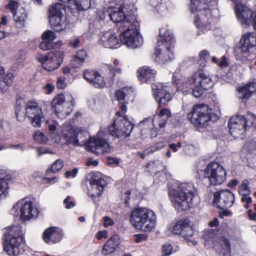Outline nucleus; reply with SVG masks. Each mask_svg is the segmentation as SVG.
<instances>
[{
    "instance_id": "nucleus-1",
    "label": "nucleus",
    "mask_w": 256,
    "mask_h": 256,
    "mask_svg": "<svg viewBox=\"0 0 256 256\" xmlns=\"http://www.w3.org/2000/svg\"><path fill=\"white\" fill-rule=\"evenodd\" d=\"M193 189L192 184L185 182L178 184L170 190V200L176 210H186L197 204L198 198Z\"/></svg>"
},
{
    "instance_id": "nucleus-2",
    "label": "nucleus",
    "mask_w": 256,
    "mask_h": 256,
    "mask_svg": "<svg viewBox=\"0 0 256 256\" xmlns=\"http://www.w3.org/2000/svg\"><path fill=\"white\" fill-rule=\"evenodd\" d=\"M113 64L114 66H106L103 69L102 74L94 70H86L83 72V78L94 87L103 88L107 85L111 84L117 74H122V69L117 66L119 64V61L115 59Z\"/></svg>"
},
{
    "instance_id": "nucleus-3",
    "label": "nucleus",
    "mask_w": 256,
    "mask_h": 256,
    "mask_svg": "<svg viewBox=\"0 0 256 256\" xmlns=\"http://www.w3.org/2000/svg\"><path fill=\"white\" fill-rule=\"evenodd\" d=\"M172 116L170 110L166 108L161 109L153 118H148L139 124L142 139L154 138L160 134L165 127L167 120Z\"/></svg>"
},
{
    "instance_id": "nucleus-4",
    "label": "nucleus",
    "mask_w": 256,
    "mask_h": 256,
    "mask_svg": "<svg viewBox=\"0 0 256 256\" xmlns=\"http://www.w3.org/2000/svg\"><path fill=\"white\" fill-rule=\"evenodd\" d=\"M212 84L211 77L203 69H200L190 78L182 82L180 86H178L176 90L186 92L191 90L192 95L196 98H199Z\"/></svg>"
},
{
    "instance_id": "nucleus-5",
    "label": "nucleus",
    "mask_w": 256,
    "mask_h": 256,
    "mask_svg": "<svg viewBox=\"0 0 256 256\" xmlns=\"http://www.w3.org/2000/svg\"><path fill=\"white\" fill-rule=\"evenodd\" d=\"M174 43L172 32L166 27L161 28L155 52L156 60L158 62L165 64L174 58Z\"/></svg>"
},
{
    "instance_id": "nucleus-6",
    "label": "nucleus",
    "mask_w": 256,
    "mask_h": 256,
    "mask_svg": "<svg viewBox=\"0 0 256 256\" xmlns=\"http://www.w3.org/2000/svg\"><path fill=\"white\" fill-rule=\"evenodd\" d=\"M130 222L136 230L150 232L156 225V217L152 210L146 208H138L132 211Z\"/></svg>"
},
{
    "instance_id": "nucleus-7",
    "label": "nucleus",
    "mask_w": 256,
    "mask_h": 256,
    "mask_svg": "<svg viewBox=\"0 0 256 256\" xmlns=\"http://www.w3.org/2000/svg\"><path fill=\"white\" fill-rule=\"evenodd\" d=\"M190 8L192 13H196L194 19L196 26L198 30L197 35L205 34L210 28L212 20L210 10L207 5L200 0H190Z\"/></svg>"
},
{
    "instance_id": "nucleus-8",
    "label": "nucleus",
    "mask_w": 256,
    "mask_h": 256,
    "mask_svg": "<svg viewBox=\"0 0 256 256\" xmlns=\"http://www.w3.org/2000/svg\"><path fill=\"white\" fill-rule=\"evenodd\" d=\"M4 250L10 256L20 254L22 251V247L24 240V233L20 226H12L6 228L4 233Z\"/></svg>"
},
{
    "instance_id": "nucleus-9",
    "label": "nucleus",
    "mask_w": 256,
    "mask_h": 256,
    "mask_svg": "<svg viewBox=\"0 0 256 256\" xmlns=\"http://www.w3.org/2000/svg\"><path fill=\"white\" fill-rule=\"evenodd\" d=\"M132 22H126V26L120 28L123 31L120 34V44L127 47L136 48L143 44V38L139 32V22L136 16H132Z\"/></svg>"
},
{
    "instance_id": "nucleus-10",
    "label": "nucleus",
    "mask_w": 256,
    "mask_h": 256,
    "mask_svg": "<svg viewBox=\"0 0 256 256\" xmlns=\"http://www.w3.org/2000/svg\"><path fill=\"white\" fill-rule=\"evenodd\" d=\"M11 214L22 222L36 219L39 214L37 204L29 198H23L16 202L11 209Z\"/></svg>"
},
{
    "instance_id": "nucleus-11",
    "label": "nucleus",
    "mask_w": 256,
    "mask_h": 256,
    "mask_svg": "<svg viewBox=\"0 0 256 256\" xmlns=\"http://www.w3.org/2000/svg\"><path fill=\"white\" fill-rule=\"evenodd\" d=\"M50 104L54 114L58 117L63 118L72 111L75 102L72 94H60L54 97Z\"/></svg>"
},
{
    "instance_id": "nucleus-12",
    "label": "nucleus",
    "mask_w": 256,
    "mask_h": 256,
    "mask_svg": "<svg viewBox=\"0 0 256 256\" xmlns=\"http://www.w3.org/2000/svg\"><path fill=\"white\" fill-rule=\"evenodd\" d=\"M107 135L106 128H100L96 136L90 138L86 146V150L96 155L110 152L112 146L106 138Z\"/></svg>"
},
{
    "instance_id": "nucleus-13",
    "label": "nucleus",
    "mask_w": 256,
    "mask_h": 256,
    "mask_svg": "<svg viewBox=\"0 0 256 256\" xmlns=\"http://www.w3.org/2000/svg\"><path fill=\"white\" fill-rule=\"evenodd\" d=\"M134 126L121 112H116V118L108 128L110 134L116 138H125L128 136L133 129Z\"/></svg>"
},
{
    "instance_id": "nucleus-14",
    "label": "nucleus",
    "mask_w": 256,
    "mask_h": 256,
    "mask_svg": "<svg viewBox=\"0 0 256 256\" xmlns=\"http://www.w3.org/2000/svg\"><path fill=\"white\" fill-rule=\"evenodd\" d=\"M211 110L204 104L195 105L190 112L188 114V118L196 126L204 124L209 120H217L216 115L211 114Z\"/></svg>"
},
{
    "instance_id": "nucleus-15",
    "label": "nucleus",
    "mask_w": 256,
    "mask_h": 256,
    "mask_svg": "<svg viewBox=\"0 0 256 256\" xmlns=\"http://www.w3.org/2000/svg\"><path fill=\"white\" fill-rule=\"evenodd\" d=\"M65 11L64 6L60 3L52 4L49 8V22L51 27L56 32H60L66 28Z\"/></svg>"
},
{
    "instance_id": "nucleus-16",
    "label": "nucleus",
    "mask_w": 256,
    "mask_h": 256,
    "mask_svg": "<svg viewBox=\"0 0 256 256\" xmlns=\"http://www.w3.org/2000/svg\"><path fill=\"white\" fill-rule=\"evenodd\" d=\"M204 178H207L211 185H220L226 180V172L217 162H210L204 170Z\"/></svg>"
},
{
    "instance_id": "nucleus-17",
    "label": "nucleus",
    "mask_w": 256,
    "mask_h": 256,
    "mask_svg": "<svg viewBox=\"0 0 256 256\" xmlns=\"http://www.w3.org/2000/svg\"><path fill=\"white\" fill-rule=\"evenodd\" d=\"M240 49L242 60H251L256 56V34H244L240 40Z\"/></svg>"
},
{
    "instance_id": "nucleus-18",
    "label": "nucleus",
    "mask_w": 256,
    "mask_h": 256,
    "mask_svg": "<svg viewBox=\"0 0 256 256\" xmlns=\"http://www.w3.org/2000/svg\"><path fill=\"white\" fill-rule=\"evenodd\" d=\"M62 136L56 132L51 134L50 138L54 143H62L66 145L72 144L74 146L80 145L75 128L70 126L64 124L62 128Z\"/></svg>"
},
{
    "instance_id": "nucleus-19",
    "label": "nucleus",
    "mask_w": 256,
    "mask_h": 256,
    "mask_svg": "<svg viewBox=\"0 0 256 256\" xmlns=\"http://www.w3.org/2000/svg\"><path fill=\"white\" fill-rule=\"evenodd\" d=\"M87 178L89 184L87 193L95 202L96 198L102 195L106 185V182L102 178L100 174L98 172L89 174Z\"/></svg>"
},
{
    "instance_id": "nucleus-20",
    "label": "nucleus",
    "mask_w": 256,
    "mask_h": 256,
    "mask_svg": "<svg viewBox=\"0 0 256 256\" xmlns=\"http://www.w3.org/2000/svg\"><path fill=\"white\" fill-rule=\"evenodd\" d=\"M42 66L46 70H54L60 66L63 62L64 53L60 51L50 52L46 55H40L37 58Z\"/></svg>"
},
{
    "instance_id": "nucleus-21",
    "label": "nucleus",
    "mask_w": 256,
    "mask_h": 256,
    "mask_svg": "<svg viewBox=\"0 0 256 256\" xmlns=\"http://www.w3.org/2000/svg\"><path fill=\"white\" fill-rule=\"evenodd\" d=\"M152 89L154 98L159 106L166 105L172 99L174 90L168 84H152Z\"/></svg>"
},
{
    "instance_id": "nucleus-22",
    "label": "nucleus",
    "mask_w": 256,
    "mask_h": 256,
    "mask_svg": "<svg viewBox=\"0 0 256 256\" xmlns=\"http://www.w3.org/2000/svg\"><path fill=\"white\" fill-rule=\"evenodd\" d=\"M235 4L234 9L238 20L244 26L250 25L252 18L256 16V12L242 4L241 0H230Z\"/></svg>"
},
{
    "instance_id": "nucleus-23",
    "label": "nucleus",
    "mask_w": 256,
    "mask_h": 256,
    "mask_svg": "<svg viewBox=\"0 0 256 256\" xmlns=\"http://www.w3.org/2000/svg\"><path fill=\"white\" fill-rule=\"evenodd\" d=\"M25 111L26 114L30 120L32 124L34 127H40L44 116L42 108L38 102L34 100L28 101L26 104Z\"/></svg>"
},
{
    "instance_id": "nucleus-24",
    "label": "nucleus",
    "mask_w": 256,
    "mask_h": 256,
    "mask_svg": "<svg viewBox=\"0 0 256 256\" xmlns=\"http://www.w3.org/2000/svg\"><path fill=\"white\" fill-rule=\"evenodd\" d=\"M126 10L127 8L123 6L120 8L109 7V12L108 13V15H109L110 19L114 22L118 23L120 29L126 26V22L131 23L132 16H136L134 14H126Z\"/></svg>"
},
{
    "instance_id": "nucleus-25",
    "label": "nucleus",
    "mask_w": 256,
    "mask_h": 256,
    "mask_svg": "<svg viewBox=\"0 0 256 256\" xmlns=\"http://www.w3.org/2000/svg\"><path fill=\"white\" fill-rule=\"evenodd\" d=\"M230 132L235 138L242 139L246 136V121L242 116H235L232 117L228 122Z\"/></svg>"
},
{
    "instance_id": "nucleus-26",
    "label": "nucleus",
    "mask_w": 256,
    "mask_h": 256,
    "mask_svg": "<svg viewBox=\"0 0 256 256\" xmlns=\"http://www.w3.org/2000/svg\"><path fill=\"white\" fill-rule=\"evenodd\" d=\"M234 196L233 193L228 190H222L214 193L213 204L221 209L231 207L234 202Z\"/></svg>"
},
{
    "instance_id": "nucleus-27",
    "label": "nucleus",
    "mask_w": 256,
    "mask_h": 256,
    "mask_svg": "<svg viewBox=\"0 0 256 256\" xmlns=\"http://www.w3.org/2000/svg\"><path fill=\"white\" fill-rule=\"evenodd\" d=\"M98 42L102 46L110 49H116L120 46V40L116 34L112 30L102 32Z\"/></svg>"
},
{
    "instance_id": "nucleus-28",
    "label": "nucleus",
    "mask_w": 256,
    "mask_h": 256,
    "mask_svg": "<svg viewBox=\"0 0 256 256\" xmlns=\"http://www.w3.org/2000/svg\"><path fill=\"white\" fill-rule=\"evenodd\" d=\"M115 96L116 100L122 103L120 106L121 113L125 114L126 111V106L124 104H127L129 101H132L134 98L132 90L130 88H123L116 92Z\"/></svg>"
},
{
    "instance_id": "nucleus-29",
    "label": "nucleus",
    "mask_w": 256,
    "mask_h": 256,
    "mask_svg": "<svg viewBox=\"0 0 256 256\" xmlns=\"http://www.w3.org/2000/svg\"><path fill=\"white\" fill-rule=\"evenodd\" d=\"M64 232L62 230L57 227H50L46 228L42 234L44 242L49 244L58 243L62 238Z\"/></svg>"
},
{
    "instance_id": "nucleus-30",
    "label": "nucleus",
    "mask_w": 256,
    "mask_h": 256,
    "mask_svg": "<svg viewBox=\"0 0 256 256\" xmlns=\"http://www.w3.org/2000/svg\"><path fill=\"white\" fill-rule=\"evenodd\" d=\"M156 74V70L148 66H142L137 70L138 78L142 82L154 80Z\"/></svg>"
},
{
    "instance_id": "nucleus-31",
    "label": "nucleus",
    "mask_w": 256,
    "mask_h": 256,
    "mask_svg": "<svg viewBox=\"0 0 256 256\" xmlns=\"http://www.w3.org/2000/svg\"><path fill=\"white\" fill-rule=\"evenodd\" d=\"M120 244L119 236L116 234L113 235L104 244L102 254L104 256L112 254L118 248Z\"/></svg>"
},
{
    "instance_id": "nucleus-32",
    "label": "nucleus",
    "mask_w": 256,
    "mask_h": 256,
    "mask_svg": "<svg viewBox=\"0 0 256 256\" xmlns=\"http://www.w3.org/2000/svg\"><path fill=\"white\" fill-rule=\"evenodd\" d=\"M182 228L180 235L190 246H195L198 242L196 240L191 239L194 234V231L192 227L190 226L189 222L186 220H184L182 224Z\"/></svg>"
},
{
    "instance_id": "nucleus-33",
    "label": "nucleus",
    "mask_w": 256,
    "mask_h": 256,
    "mask_svg": "<svg viewBox=\"0 0 256 256\" xmlns=\"http://www.w3.org/2000/svg\"><path fill=\"white\" fill-rule=\"evenodd\" d=\"M238 193L242 197L241 200L242 202L246 203L244 208H248V204L252 202V198L249 196L250 193V190L249 186V182L247 180H244L242 181V184L238 187Z\"/></svg>"
},
{
    "instance_id": "nucleus-34",
    "label": "nucleus",
    "mask_w": 256,
    "mask_h": 256,
    "mask_svg": "<svg viewBox=\"0 0 256 256\" xmlns=\"http://www.w3.org/2000/svg\"><path fill=\"white\" fill-rule=\"evenodd\" d=\"M238 97L243 101H246L252 94L256 92V82H250L238 89Z\"/></svg>"
},
{
    "instance_id": "nucleus-35",
    "label": "nucleus",
    "mask_w": 256,
    "mask_h": 256,
    "mask_svg": "<svg viewBox=\"0 0 256 256\" xmlns=\"http://www.w3.org/2000/svg\"><path fill=\"white\" fill-rule=\"evenodd\" d=\"M68 4L70 7H74L78 11H84L91 6V0H60Z\"/></svg>"
},
{
    "instance_id": "nucleus-36",
    "label": "nucleus",
    "mask_w": 256,
    "mask_h": 256,
    "mask_svg": "<svg viewBox=\"0 0 256 256\" xmlns=\"http://www.w3.org/2000/svg\"><path fill=\"white\" fill-rule=\"evenodd\" d=\"M10 176L4 170H0V197L6 198L8 195V180Z\"/></svg>"
},
{
    "instance_id": "nucleus-37",
    "label": "nucleus",
    "mask_w": 256,
    "mask_h": 256,
    "mask_svg": "<svg viewBox=\"0 0 256 256\" xmlns=\"http://www.w3.org/2000/svg\"><path fill=\"white\" fill-rule=\"evenodd\" d=\"M164 166L162 160H154L150 162L146 167V170L150 175H155L157 173L163 170Z\"/></svg>"
},
{
    "instance_id": "nucleus-38",
    "label": "nucleus",
    "mask_w": 256,
    "mask_h": 256,
    "mask_svg": "<svg viewBox=\"0 0 256 256\" xmlns=\"http://www.w3.org/2000/svg\"><path fill=\"white\" fill-rule=\"evenodd\" d=\"M87 54L85 50H78L76 54L74 56L70 62V65L73 68H79L84 63Z\"/></svg>"
},
{
    "instance_id": "nucleus-39",
    "label": "nucleus",
    "mask_w": 256,
    "mask_h": 256,
    "mask_svg": "<svg viewBox=\"0 0 256 256\" xmlns=\"http://www.w3.org/2000/svg\"><path fill=\"white\" fill-rule=\"evenodd\" d=\"M15 22V26L18 28H22L24 26L27 14L25 10L21 8L18 10V12L13 14Z\"/></svg>"
},
{
    "instance_id": "nucleus-40",
    "label": "nucleus",
    "mask_w": 256,
    "mask_h": 256,
    "mask_svg": "<svg viewBox=\"0 0 256 256\" xmlns=\"http://www.w3.org/2000/svg\"><path fill=\"white\" fill-rule=\"evenodd\" d=\"M64 166V162L60 159H58L52 164L50 168L46 172V176L50 175V172L56 173L59 172Z\"/></svg>"
},
{
    "instance_id": "nucleus-41",
    "label": "nucleus",
    "mask_w": 256,
    "mask_h": 256,
    "mask_svg": "<svg viewBox=\"0 0 256 256\" xmlns=\"http://www.w3.org/2000/svg\"><path fill=\"white\" fill-rule=\"evenodd\" d=\"M216 234V232L214 230L208 229L204 232L202 237L206 242L210 244L214 240Z\"/></svg>"
},
{
    "instance_id": "nucleus-42",
    "label": "nucleus",
    "mask_w": 256,
    "mask_h": 256,
    "mask_svg": "<svg viewBox=\"0 0 256 256\" xmlns=\"http://www.w3.org/2000/svg\"><path fill=\"white\" fill-rule=\"evenodd\" d=\"M183 222L184 220H181L174 224H171L168 227V230L174 234L180 235Z\"/></svg>"
},
{
    "instance_id": "nucleus-43",
    "label": "nucleus",
    "mask_w": 256,
    "mask_h": 256,
    "mask_svg": "<svg viewBox=\"0 0 256 256\" xmlns=\"http://www.w3.org/2000/svg\"><path fill=\"white\" fill-rule=\"evenodd\" d=\"M109 7L108 8H100L97 10L96 16V18L98 21L105 20L107 18H109Z\"/></svg>"
},
{
    "instance_id": "nucleus-44",
    "label": "nucleus",
    "mask_w": 256,
    "mask_h": 256,
    "mask_svg": "<svg viewBox=\"0 0 256 256\" xmlns=\"http://www.w3.org/2000/svg\"><path fill=\"white\" fill-rule=\"evenodd\" d=\"M34 140L39 144H45L48 140V138L44 133L40 130H36L33 136Z\"/></svg>"
},
{
    "instance_id": "nucleus-45",
    "label": "nucleus",
    "mask_w": 256,
    "mask_h": 256,
    "mask_svg": "<svg viewBox=\"0 0 256 256\" xmlns=\"http://www.w3.org/2000/svg\"><path fill=\"white\" fill-rule=\"evenodd\" d=\"M222 248L224 250V254L228 255L230 254L231 248L229 240L225 238H222L220 242Z\"/></svg>"
},
{
    "instance_id": "nucleus-46",
    "label": "nucleus",
    "mask_w": 256,
    "mask_h": 256,
    "mask_svg": "<svg viewBox=\"0 0 256 256\" xmlns=\"http://www.w3.org/2000/svg\"><path fill=\"white\" fill-rule=\"evenodd\" d=\"M246 121V127L248 128L250 126H256V116L251 113H248L244 118Z\"/></svg>"
},
{
    "instance_id": "nucleus-47",
    "label": "nucleus",
    "mask_w": 256,
    "mask_h": 256,
    "mask_svg": "<svg viewBox=\"0 0 256 256\" xmlns=\"http://www.w3.org/2000/svg\"><path fill=\"white\" fill-rule=\"evenodd\" d=\"M56 33L50 30L45 31L42 34V38L43 40L48 41L50 43L56 39Z\"/></svg>"
},
{
    "instance_id": "nucleus-48",
    "label": "nucleus",
    "mask_w": 256,
    "mask_h": 256,
    "mask_svg": "<svg viewBox=\"0 0 256 256\" xmlns=\"http://www.w3.org/2000/svg\"><path fill=\"white\" fill-rule=\"evenodd\" d=\"M18 2L14 0H10L8 3L6 4V8L7 10H9L12 13V15L18 12Z\"/></svg>"
},
{
    "instance_id": "nucleus-49",
    "label": "nucleus",
    "mask_w": 256,
    "mask_h": 256,
    "mask_svg": "<svg viewBox=\"0 0 256 256\" xmlns=\"http://www.w3.org/2000/svg\"><path fill=\"white\" fill-rule=\"evenodd\" d=\"M165 146V144L162 142L158 143L156 145L152 146L144 150V153L148 156L162 148Z\"/></svg>"
},
{
    "instance_id": "nucleus-50",
    "label": "nucleus",
    "mask_w": 256,
    "mask_h": 256,
    "mask_svg": "<svg viewBox=\"0 0 256 256\" xmlns=\"http://www.w3.org/2000/svg\"><path fill=\"white\" fill-rule=\"evenodd\" d=\"M176 251L173 250L172 246L168 243L163 245L162 248V256H169Z\"/></svg>"
},
{
    "instance_id": "nucleus-51",
    "label": "nucleus",
    "mask_w": 256,
    "mask_h": 256,
    "mask_svg": "<svg viewBox=\"0 0 256 256\" xmlns=\"http://www.w3.org/2000/svg\"><path fill=\"white\" fill-rule=\"evenodd\" d=\"M14 77V74L12 72H8L6 74H4L2 78L6 86H10L13 83Z\"/></svg>"
},
{
    "instance_id": "nucleus-52",
    "label": "nucleus",
    "mask_w": 256,
    "mask_h": 256,
    "mask_svg": "<svg viewBox=\"0 0 256 256\" xmlns=\"http://www.w3.org/2000/svg\"><path fill=\"white\" fill-rule=\"evenodd\" d=\"M26 106L24 100L22 98H18L16 102V117H18V112H20L24 106ZM18 119V118H17Z\"/></svg>"
},
{
    "instance_id": "nucleus-53",
    "label": "nucleus",
    "mask_w": 256,
    "mask_h": 256,
    "mask_svg": "<svg viewBox=\"0 0 256 256\" xmlns=\"http://www.w3.org/2000/svg\"><path fill=\"white\" fill-rule=\"evenodd\" d=\"M184 147V152L188 154H192L196 152L194 146L192 144H185Z\"/></svg>"
},
{
    "instance_id": "nucleus-54",
    "label": "nucleus",
    "mask_w": 256,
    "mask_h": 256,
    "mask_svg": "<svg viewBox=\"0 0 256 256\" xmlns=\"http://www.w3.org/2000/svg\"><path fill=\"white\" fill-rule=\"evenodd\" d=\"M64 203L65 204V208L67 209L72 208L75 205L74 202L71 200V197L69 196L64 200Z\"/></svg>"
},
{
    "instance_id": "nucleus-55",
    "label": "nucleus",
    "mask_w": 256,
    "mask_h": 256,
    "mask_svg": "<svg viewBox=\"0 0 256 256\" xmlns=\"http://www.w3.org/2000/svg\"><path fill=\"white\" fill-rule=\"evenodd\" d=\"M120 160L114 157H108L107 158L106 163L108 166H116L120 164Z\"/></svg>"
},
{
    "instance_id": "nucleus-56",
    "label": "nucleus",
    "mask_w": 256,
    "mask_h": 256,
    "mask_svg": "<svg viewBox=\"0 0 256 256\" xmlns=\"http://www.w3.org/2000/svg\"><path fill=\"white\" fill-rule=\"evenodd\" d=\"M78 170L77 168H74L72 170H68L66 172L64 176L68 178H74L78 174Z\"/></svg>"
},
{
    "instance_id": "nucleus-57",
    "label": "nucleus",
    "mask_w": 256,
    "mask_h": 256,
    "mask_svg": "<svg viewBox=\"0 0 256 256\" xmlns=\"http://www.w3.org/2000/svg\"><path fill=\"white\" fill-rule=\"evenodd\" d=\"M56 86L59 89H64L66 86V79L64 77H59L57 80Z\"/></svg>"
},
{
    "instance_id": "nucleus-58",
    "label": "nucleus",
    "mask_w": 256,
    "mask_h": 256,
    "mask_svg": "<svg viewBox=\"0 0 256 256\" xmlns=\"http://www.w3.org/2000/svg\"><path fill=\"white\" fill-rule=\"evenodd\" d=\"M103 222V226L105 228L113 226L114 224V221L109 216L104 217Z\"/></svg>"
},
{
    "instance_id": "nucleus-59",
    "label": "nucleus",
    "mask_w": 256,
    "mask_h": 256,
    "mask_svg": "<svg viewBox=\"0 0 256 256\" xmlns=\"http://www.w3.org/2000/svg\"><path fill=\"white\" fill-rule=\"evenodd\" d=\"M37 150L38 154L39 156L46 154H54L49 148L44 147L38 148Z\"/></svg>"
},
{
    "instance_id": "nucleus-60",
    "label": "nucleus",
    "mask_w": 256,
    "mask_h": 256,
    "mask_svg": "<svg viewBox=\"0 0 256 256\" xmlns=\"http://www.w3.org/2000/svg\"><path fill=\"white\" fill-rule=\"evenodd\" d=\"M80 43V39L78 37H74L69 42V44L70 46L74 48H76Z\"/></svg>"
},
{
    "instance_id": "nucleus-61",
    "label": "nucleus",
    "mask_w": 256,
    "mask_h": 256,
    "mask_svg": "<svg viewBox=\"0 0 256 256\" xmlns=\"http://www.w3.org/2000/svg\"><path fill=\"white\" fill-rule=\"evenodd\" d=\"M209 56L210 53L206 50H202L199 53V58L202 60H206Z\"/></svg>"
},
{
    "instance_id": "nucleus-62",
    "label": "nucleus",
    "mask_w": 256,
    "mask_h": 256,
    "mask_svg": "<svg viewBox=\"0 0 256 256\" xmlns=\"http://www.w3.org/2000/svg\"><path fill=\"white\" fill-rule=\"evenodd\" d=\"M108 231L106 230H101L98 232L96 235V237L98 240H100L103 238H106L108 237Z\"/></svg>"
},
{
    "instance_id": "nucleus-63",
    "label": "nucleus",
    "mask_w": 256,
    "mask_h": 256,
    "mask_svg": "<svg viewBox=\"0 0 256 256\" xmlns=\"http://www.w3.org/2000/svg\"><path fill=\"white\" fill-rule=\"evenodd\" d=\"M50 48V43L48 41L44 40L40 44V48L44 50H46Z\"/></svg>"
},
{
    "instance_id": "nucleus-64",
    "label": "nucleus",
    "mask_w": 256,
    "mask_h": 256,
    "mask_svg": "<svg viewBox=\"0 0 256 256\" xmlns=\"http://www.w3.org/2000/svg\"><path fill=\"white\" fill-rule=\"evenodd\" d=\"M54 86L50 84H47L44 87L45 93L47 94H50L54 91Z\"/></svg>"
}]
</instances>
